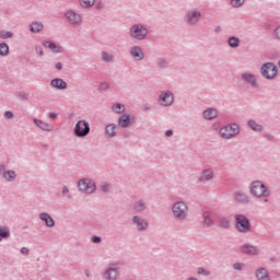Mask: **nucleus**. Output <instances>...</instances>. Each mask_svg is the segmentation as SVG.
Instances as JSON below:
<instances>
[{
	"instance_id": "obj_37",
	"label": "nucleus",
	"mask_w": 280,
	"mask_h": 280,
	"mask_svg": "<svg viewBox=\"0 0 280 280\" xmlns=\"http://www.w3.org/2000/svg\"><path fill=\"white\" fill-rule=\"evenodd\" d=\"M243 3L244 0H231V5H233V8H240Z\"/></svg>"
},
{
	"instance_id": "obj_2",
	"label": "nucleus",
	"mask_w": 280,
	"mask_h": 280,
	"mask_svg": "<svg viewBox=\"0 0 280 280\" xmlns=\"http://www.w3.org/2000/svg\"><path fill=\"white\" fill-rule=\"evenodd\" d=\"M261 73L267 80H275L279 71L277 70V66L275 63L268 62L261 67Z\"/></svg>"
},
{
	"instance_id": "obj_30",
	"label": "nucleus",
	"mask_w": 280,
	"mask_h": 280,
	"mask_svg": "<svg viewBox=\"0 0 280 280\" xmlns=\"http://www.w3.org/2000/svg\"><path fill=\"white\" fill-rule=\"evenodd\" d=\"M228 43L230 47H240V38L237 37H230Z\"/></svg>"
},
{
	"instance_id": "obj_26",
	"label": "nucleus",
	"mask_w": 280,
	"mask_h": 280,
	"mask_svg": "<svg viewBox=\"0 0 280 280\" xmlns=\"http://www.w3.org/2000/svg\"><path fill=\"white\" fill-rule=\"evenodd\" d=\"M8 54H10V47L8 46V44H0V56H8Z\"/></svg>"
},
{
	"instance_id": "obj_25",
	"label": "nucleus",
	"mask_w": 280,
	"mask_h": 280,
	"mask_svg": "<svg viewBox=\"0 0 280 280\" xmlns=\"http://www.w3.org/2000/svg\"><path fill=\"white\" fill-rule=\"evenodd\" d=\"M133 222L138 223V230L139 231H143L148 226V222H145L143 220H139V217H135L133 218Z\"/></svg>"
},
{
	"instance_id": "obj_7",
	"label": "nucleus",
	"mask_w": 280,
	"mask_h": 280,
	"mask_svg": "<svg viewBox=\"0 0 280 280\" xmlns=\"http://www.w3.org/2000/svg\"><path fill=\"white\" fill-rule=\"evenodd\" d=\"M130 34L132 38H138V40H141L148 35V30L141 25H133L130 30Z\"/></svg>"
},
{
	"instance_id": "obj_38",
	"label": "nucleus",
	"mask_w": 280,
	"mask_h": 280,
	"mask_svg": "<svg viewBox=\"0 0 280 280\" xmlns=\"http://www.w3.org/2000/svg\"><path fill=\"white\" fill-rule=\"evenodd\" d=\"M0 38H12V33L8 31L0 32Z\"/></svg>"
},
{
	"instance_id": "obj_11",
	"label": "nucleus",
	"mask_w": 280,
	"mask_h": 280,
	"mask_svg": "<svg viewBox=\"0 0 280 280\" xmlns=\"http://www.w3.org/2000/svg\"><path fill=\"white\" fill-rule=\"evenodd\" d=\"M119 266L118 265H112L107 271L105 272V279L107 280H115L117 279V270Z\"/></svg>"
},
{
	"instance_id": "obj_20",
	"label": "nucleus",
	"mask_w": 280,
	"mask_h": 280,
	"mask_svg": "<svg viewBox=\"0 0 280 280\" xmlns=\"http://www.w3.org/2000/svg\"><path fill=\"white\" fill-rule=\"evenodd\" d=\"M256 277L258 280H270V276H268V271L264 268L257 270Z\"/></svg>"
},
{
	"instance_id": "obj_13",
	"label": "nucleus",
	"mask_w": 280,
	"mask_h": 280,
	"mask_svg": "<svg viewBox=\"0 0 280 280\" xmlns=\"http://www.w3.org/2000/svg\"><path fill=\"white\" fill-rule=\"evenodd\" d=\"M39 218L43 222H45L46 226H54L56 224L51 215H49V213L43 212L39 214Z\"/></svg>"
},
{
	"instance_id": "obj_45",
	"label": "nucleus",
	"mask_w": 280,
	"mask_h": 280,
	"mask_svg": "<svg viewBox=\"0 0 280 280\" xmlns=\"http://www.w3.org/2000/svg\"><path fill=\"white\" fill-rule=\"evenodd\" d=\"M101 89L102 91H106L108 89V83H102Z\"/></svg>"
},
{
	"instance_id": "obj_15",
	"label": "nucleus",
	"mask_w": 280,
	"mask_h": 280,
	"mask_svg": "<svg viewBox=\"0 0 280 280\" xmlns=\"http://www.w3.org/2000/svg\"><path fill=\"white\" fill-rule=\"evenodd\" d=\"M34 124L38 127L42 128V130H54V126L47 122H44L43 120L39 119H34Z\"/></svg>"
},
{
	"instance_id": "obj_53",
	"label": "nucleus",
	"mask_w": 280,
	"mask_h": 280,
	"mask_svg": "<svg viewBox=\"0 0 280 280\" xmlns=\"http://www.w3.org/2000/svg\"><path fill=\"white\" fill-rule=\"evenodd\" d=\"M49 117H50V119H56L57 115L56 114H50Z\"/></svg>"
},
{
	"instance_id": "obj_52",
	"label": "nucleus",
	"mask_w": 280,
	"mask_h": 280,
	"mask_svg": "<svg viewBox=\"0 0 280 280\" xmlns=\"http://www.w3.org/2000/svg\"><path fill=\"white\" fill-rule=\"evenodd\" d=\"M102 189H103V191H108V185H103Z\"/></svg>"
},
{
	"instance_id": "obj_29",
	"label": "nucleus",
	"mask_w": 280,
	"mask_h": 280,
	"mask_svg": "<svg viewBox=\"0 0 280 280\" xmlns=\"http://www.w3.org/2000/svg\"><path fill=\"white\" fill-rule=\"evenodd\" d=\"M3 178H5V180H14L16 178V173H14L13 171H8L3 174Z\"/></svg>"
},
{
	"instance_id": "obj_5",
	"label": "nucleus",
	"mask_w": 280,
	"mask_h": 280,
	"mask_svg": "<svg viewBox=\"0 0 280 280\" xmlns=\"http://www.w3.org/2000/svg\"><path fill=\"white\" fill-rule=\"evenodd\" d=\"M236 135H240V127L237 125H230L220 129V137L222 139H231Z\"/></svg>"
},
{
	"instance_id": "obj_43",
	"label": "nucleus",
	"mask_w": 280,
	"mask_h": 280,
	"mask_svg": "<svg viewBox=\"0 0 280 280\" xmlns=\"http://www.w3.org/2000/svg\"><path fill=\"white\" fill-rule=\"evenodd\" d=\"M198 275H209V271L202 269V268H199L198 269Z\"/></svg>"
},
{
	"instance_id": "obj_39",
	"label": "nucleus",
	"mask_w": 280,
	"mask_h": 280,
	"mask_svg": "<svg viewBox=\"0 0 280 280\" xmlns=\"http://www.w3.org/2000/svg\"><path fill=\"white\" fill-rule=\"evenodd\" d=\"M145 209V205L142 201H139L136 205V211H143Z\"/></svg>"
},
{
	"instance_id": "obj_24",
	"label": "nucleus",
	"mask_w": 280,
	"mask_h": 280,
	"mask_svg": "<svg viewBox=\"0 0 280 280\" xmlns=\"http://www.w3.org/2000/svg\"><path fill=\"white\" fill-rule=\"evenodd\" d=\"M243 253H247V255H257V248L253 245H244Z\"/></svg>"
},
{
	"instance_id": "obj_1",
	"label": "nucleus",
	"mask_w": 280,
	"mask_h": 280,
	"mask_svg": "<svg viewBox=\"0 0 280 280\" xmlns=\"http://www.w3.org/2000/svg\"><path fill=\"white\" fill-rule=\"evenodd\" d=\"M250 194L256 196V198H261L264 196H270V190L261 182H254L250 185Z\"/></svg>"
},
{
	"instance_id": "obj_49",
	"label": "nucleus",
	"mask_w": 280,
	"mask_h": 280,
	"mask_svg": "<svg viewBox=\"0 0 280 280\" xmlns=\"http://www.w3.org/2000/svg\"><path fill=\"white\" fill-rule=\"evenodd\" d=\"M174 135V131H172V130H167L166 132H165V136L166 137H172Z\"/></svg>"
},
{
	"instance_id": "obj_8",
	"label": "nucleus",
	"mask_w": 280,
	"mask_h": 280,
	"mask_svg": "<svg viewBox=\"0 0 280 280\" xmlns=\"http://www.w3.org/2000/svg\"><path fill=\"white\" fill-rule=\"evenodd\" d=\"M95 188V184L90 179H82L79 182V189L80 191H83V194H93Z\"/></svg>"
},
{
	"instance_id": "obj_51",
	"label": "nucleus",
	"mask_w": 280,
	"mask_h": 280,
	"mask_svg": "<svg viewBox=\"0 0 280 280\" xmlns=\"http://www.w3.org/2000/svg\"><path fill=\"white\" fill-rule=\"evenodd\" d=\"M62 194H69V188L67 186L63 187Z\"/></svg>"
},
{
	"instance_id": "obj_32",
	"label": "nucleus",
	"mask_w": 280,
	"mask_h": 280,
	"mask_svg": "<svg viewBox=\"0 0 280 280\" xmlns=\"http://www.w3.org/2000/svg\"><path fill=\"white\" fill-rule=\"evenodd\" d=\"M113 110H114V113L121 114L126 110V107L122 104H115L113 106Z\"/></svg>"
},
{
	"instance_id": "obj_35",
	"label": "nucleus",
	"mask_w": 280,
	"mask_h": 280,
	"mask_svg": "<svg viewBox=\"0 0 280 280\" xmlns=\"http://www.w3.org/2000/svg\"><path fill=\"white\" fill-rule=\"evenodd\" d=\"M102 59L104 62H113V56L108 52H102Z\"/></svg>"
},
{
	"instance_id": "obj_36",
	"label": "nucleus",
	"mask_w": 280,
	"mask_h": 280,
	"mask_svg": "<svg viewBox=\"0 0 280 280\" xmlns=\"http://www.w3.org/2000/svg\"><path fill=\"white\" fill-rule=\"evenodd\" d=\"M10 235V231L5 228H0V237H8Z\"/></svg>"
},
{
	"instance_id": "obj_48",
	"label": "nucleus",
	"mask_w": 280,
	"mask_h": 280,
	"mask_svg": "<svg viewBox=\"0 0 280 280\" xmlns=\"http://www.w3.org/2000/svg\"><path fill=\"white\" fill-rule=\"evenodd\" d=\"M234 269L235 270H242V265L241 264H234Z\"/></svg>"
},
{
	"instance_id": "obj_6",
	"label": "nucleus",
	"mask_w": 280,
	"mask_h": 280,
	"mask_svg": "<svg viewBox=\"0 0 280 280\" xmlns=\"http://www.w3.org/2000/svg\"><path fill=\"white\" fill-rule=\"evenodd\" d=\"M173 213L175 218H178L179 220H185L188 213L187 205H185V202L175 203L173 206Z\"/></svg>"
},
{
	"instance_id": "obj_33",
	"label": "nucleus",
	"mask_w": 280,
	"mask_h": 280,
	"mask_svg": "<svg viewBox=\"0 0 280 280\" xmlns=\"http://www.w3.org/2000/svg\"><path fill=\"white\" fill-rule=\"evenodd\" d=\"M203 180H211L213 178V171L206 170L202 174Z\"/></svg>"
},
{
	"instance_id": "obj_23",
	"label": "nucleus",
	"mask_w": 280,
	"mask_h": 280,
	"mask_svg": "<svg viewBox=\"0 0 280 280\" xmlns=\"http://www.w3.org/2000/svg\"><path fill=\"white\" fill-rule=\"evenodd\" d=\"M30 28H31V32L36 34V33H38L43 30V23L34 22V23L31 24Z\"/></svg>"
},
{
	"instance_id": "obj_22",
	"label": "nucleus",
	"mask_w": 280,
	"mask_h": 280,
	"mask_svg": "<svg viewBox=\"0 0 280 280\" xmlns=\"http://www.w3.org/2000/svg\"><path fill=\"white\" fill-rule=\"evenodd\" d=\"M116 126L110 124V125H107L106 128H105V132L108 137H115L117 135V131H116Z\"/></svg>"
},
{
	"instance_id": "obj_40",
	"label": "nucleus",
	"mask_w": 280,
	"mask_h": 280,
	"mask_svg": "<svg viewBox=\"0 0 280 280\" xmlns=\"http://www.w3.org/2000/svg\"><path fill=\"white\" fill-rule=\"evenodd\" d=\"M36 54L39 55V56H43L44 52H43V46H37L36 49H35Z\"/></svg>"
},
{
	"instance_id": "obj_21",
	"label": "nucleus",
	"mask_w": 280,
	"mask_h": 280,
	"mask_svg": "<svg viewBox=\"0 0 280 280\" xmlns=\"http://www.w3.org/2000/svg\"><path fill=\"white\" fill-rule=\"evenodd\" d=\"M243 80H245V82H248L249 84H252V86H255L257 79L255 78V75L250 74V73H244L242 75Z\"/></svg>"
},
{
	"instance_id": "obj_14",
	"label": "nucleus",
	"mask_w": 280,
	"mask_h": 280,
	"mask_svg": "<svg viewBox=\"0 0 280 280\" xmlns=\"http://www.w3.org/2000/svg\"><path fill=\"white\" fill-rule=\"evenodd\" d=\"M43 45L54 51L55 54H60L62 51V47L60 45L54 44L51 42H44Z\"/></svg>"
},
{
	"instance_id": "obj_34",
	"label": "nucleus",
	"mask_w": 280,
	"mask_h": 280,
	"mask_svg": "<svg viewBox=\"0 0 280 280\" xmlns=\"http://www.w3.org/2000/svg\"><path fill=\"white\" fill-rule=\"evenodd\" d=\"M220 224L223 226V229H229L231 226V219L222 218Z\"/></svg>"
},
{
	"instance_id": "obj_27",
	"label": "nucleus",
	"mask_w": 280,
	"mask_h": 280,
	"mask_svg": "<svg viewBox=\"0 0 280 280\" xmlns=\"http://www.w3.org/2000/svg\"><path fill=\"white\" fill-rule=\"evenodd\" d=\"M203 224L206 226H211V224H213V220H211V214L209 212L203 213Z\"/></svg>"
},
{
	"instance_id": "obj_31",
	"label": "nucleus",
	"mask_w": 280,
	"mask_h": 280,
	"mask_svg": "<svg viewBox=\"0 0 280 280\" xmlns=\"http://www.w3.org/2000/svg\"><path fill=\"white\" fill-rule=\"evenodd\" d=\"M95 0H80V5L82 8H91V5H94Z\"/></svg>"
},
{
	"instance_id": "obj_18",
	"label": "nucleus",
	"mask_w": 280,
	"mask_h": 280,
	"mask_svg": "<svg viewBox=\"0 0 280 280\" xmlns=\"http://www.w3.org/2000/svg\"><path fill=\"white\" fill-rule=\"evenodd\" d=\"M51 86L54 89H67V82H65L62 79H55L51 81Z\"/></svg>"
},
{
	"instance_id": "obj_9",
	"label": "nucleus",
	"mask_w": 280,
	"mask_h": 280,
	"mask_svg": "<svg viewBox=\"0 0 280 280\" xmlns=\"http://www.w3.org/2000/svg\"><path fill=\"white\" fill-rule=\"evenodd\" d=\"M66 19L71 23V25H80L82 23V16L75 13L73 10H69L65 14Z\"/></svg>"
},
{
	"instance_id": "obj_3",
	"label": "nucleus",
	"mask_w": 280,
	"mask_h": 280,
	"mask_svg": "<svg viewBox=\"0 0 280 280\" xmlns=\"http://www.w3.org/2000/svg\"><path fill=\"white\" fill-rule=\"evenodd\" d=\"M236 229L240 233H248L250 231V221L243 214L235 215Z\"/></svg>"
},
{
	"instance_id": "obj_42",
	"label": "nucleus",
	"mask_w": 280,
	"mask_h": 280,
	"mask_svg": "<svg viewBox=\"0 0 280 280\" xmlns=\"http://www.w3.org/2000/svg\"><path fill=\"white\" fill-rule=\"evenodd\" d=\"M92 242L94 244H100V242H102V238H100L98 236H94V237H92Z\"/></svg>"
},
{
	"instance_id": "obj_54",
	"label": "nucleus",
	"mask_w": 280,
	"mask_h": 280,
	"mask_svg": "<svg viewBox=\"0 0 280 280\" xmlns=\"http://www.w3.org/2000/svg\"><path fill=\"white\" fill-rule=\"evenodd\" d=\"M0 172H3V166L0 165Z\"/></svg>"
},
{
	"instance_id": "obj_16",
	"label": "nucleus",
	"mask_w": 280,
	"mask_h": 280,
	"mask_svg": "<svg viewBox=\"0 0 280 280\" xmlns=\"http://www.w3.org/2000/svg\"><path fill=\"white\" fill-rule=\"evenodd\" d=\"M131 56L135 60H143V51H141V48L139 47L131 48Z\"/></svg>"
},
{
	"instance_id": "obj_17",
	"label": "nucleus",
	"mask_w": 280,
	"mask_h": 280,
	"mask_svg": "<svg viewBox=\"0 0 280 280\" xmlns=\"http://www.w3.org/2000/svg\"><path fill=\"white\" fill-rule=\"evenodd\" d=\"M203 117L206 119H215V117H218V110L214 108H208L203 112Z\"/></svg>"
},
{
	"instance_id": "obj_10",
	"label": "nucleus",
	"mask_w": 280,
	"mask_h": 280,
	"mask_svg": "<svg viewBox=\"0 0 280 280\" xmlns=\"http://www.w3.org/2000/svg\"><path fill=\"white\" fill-rule=\"evenodd\" d=\"M160 104L162 106H172L174 104V94L173 93H162L160 95Z\"/></svg>"
},
{
	"instance_id": "obj_50",
	"label": "nucleus",
	"mask_w": 280,
	"mask_h": 280,
	"mask_svg": "<svg viewBox=\"0 0 280 280\" xmlns=\"http://www.w3.org/2000/svg\"><path fill=\"white\" fill-rule=\"evenodd\" d=\"M56 69H58V71H60V69H62V63L61 62L56 63Z\"/></svg>"
},
{
	"instance_id": "obj_19",
	"label": "nucleus",
	"mask_w": 280,
	"mask_h": 280,
	"mask_svg": "<svg viewBox=\"0 0 280 280\" xmlns=\"http://www.w3.org/2000/svg\"><path fill=\"white\" fill-rule=\"evenodd\" d=\"M118 124L121 128H128L130 126V116L128 115L120 116Z\"/></svg>"
},
{
	"instance_id": "obj_4",
	"label": "nucleus",
	"mask_w": 280,
	"mask_h": 280,
	"mask_svg": "<svg viewBox=\"0 0 280 280\" xmlns=\"http://www.w3.org/2000/svg\"><path fill=\"white\" fill-rule=\"evenodd\" d=\"M91 132V126L86 120H79L74 126L75 137H86Z\"/></svg>"
},
{
	"instance_id": "obj_41",
	"label": "nucleus",
	"mask_w": 280,
	"mask_h": 280,
	"mask_svg": "<svg viewBox=\"0 0 280 280\" xmlns=\"http://www.w3.org/2000/svg\"><path fill=\"white\" fill-rule=\"evenodd\" d=\"M4 117H5L7 119H12V118L14 117V114H12V112H5V113H4Z\"/></svg>"
},
{
	"instance_id": "obj_47",
	"label": "nucleus",
	"mask_w": 280,
	"mask_h": 280,
	"mask_svg": "<svg viewBox=\"0 0 280 280\" xmlns=\"http://www.w3.org/2000/svg\"><path fill=\"white\" fill-rule=\"evenodd\" d=\"M275 34L280 39V26L276 28Z\"/></svg>"
},
{
	"instance_id": "obj_44",
	"label": "nucleus",
	"mask_w": 280,
	"mask_h": 280,
	"mask_svg": "<svg viewBox=\"0 0 280 280\" xmlns=\"http://www.w3.org/2000/svg\"><path fill=\"white\" fill-rule=\"evenodd\" d=\"M21 253H22V255H27L30 253V249H27V247H23L21 249Z\"/></svg>"
},
{
	"instance_id": "obj_46",
	"label": "nucleus",
	"mask_w": 280,
	"mask_h": 280,
	"mask_svg": "<svg viewBox=\"0 0 280 280\" xmlns=\"http://www.w3.org/2000/svg\"><path fill=\"white\" fill-rule=\"evenodd\" d=\"M102 8H104V3L103 2H97L96 3V9L102 10Z\"/></svg>"
},
{
	"instance_id": "obj_28",
	"label": "nucleus",
	"mask_w": 280,
	"mask_h": 280,
	"mask_svg": "<svg viewBox=\"0 0 280 280\" xmlns=\"http://www.w3.org/2000/svg\"><path fill=\"white\" fill-rule=\"evenodd\" d=\"M248 126L254 130L255 132H259V130H262L261 125L255 122L254 120L248 121Z\"/></svg>"
},
{
	"instance_id": "obj_12",
	"label": "nucleus",
	"mask_w": 280,
	"mask_h": 280,
	"mask_svg": "<svg viewBox=\"0 0 280 280\" xmlns=\"http://www.w3.org/2000/svg\"><path fill=\"white\" fill-rule=\"evenodd\" d=\"M200 12L199 11H191L187 14V22L188 23H198L200 21Z\"/></svg>"
}]
</instances>
